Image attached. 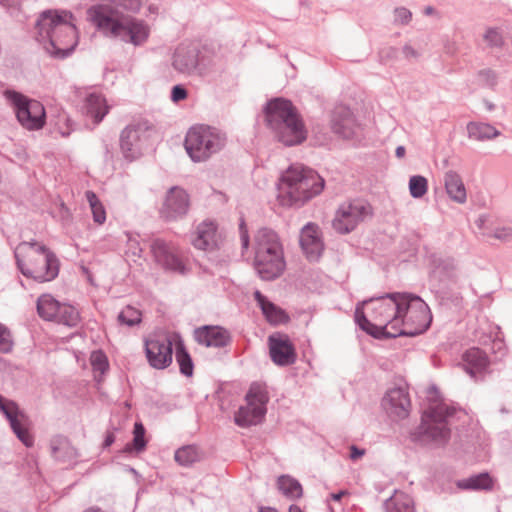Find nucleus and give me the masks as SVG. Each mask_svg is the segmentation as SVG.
<instances>
[{
	"mask_svg": "<svg viewBox=\"0 0 512 512\" xmlns=\"http://www.w3.org/2000/svg\"><path fill=\"white\" fill-rule=\"evenodd\" d=\"M75 18L69 11L47 10L35 24L36 39L47 53L59 59L68 57L78 44Z\"/></svg>",
	"mask_w": 512,
	"mask_h": 512,
	"instance_id": "f257e3e1",
	"label": "nucleus"
},
{
	"mask_svg": "<svg viewBox=\"0 0 512 512\" xmlns=\"http://www.w3.org/2000/svg\"><path fill=\"white\" fill-rule=\"evenodd\" d=\"M402 295L403 293L386 294L358 304L355 310L356 323L375 338H395L392 332L400 325Z\"/></svg>",
	"mask_w": 512,
	"mask_h": 512,
	"instance_id": "f03ea898",
	"label": "nucleus"
},
{
	"mask_svg": "<svg viewBox=\"0 0 512 512\" xmlns=\"http://www.w3.org/2000/svg\"><path fill=\"white\" fill-rule=\"evenodd\" d=\"M277 188L282 206L301 207L322 192L324 179L302 164H293L282 173Z\"/></svg>",
	"mask_w": 512,
	"mask_h": 512,
	"instance_id": "7ed1b4c3",
	"label": "nucleus"
},
{
	"mask_svg": "<svg viewBox=\"0 0 512 512\" xmlns=\"http://www.w3.org/2000/svg\"><path fill=\"white\" fill-rule=\"evenodd\" d=\"M14 255L18 269L27 278L43 283L59 274L60 262L55 253L35 240L19 243Z\"/></svg>",
	"mask_w": 512,
	"mask_h": 512,
	"instance_id": "20e7f679",
	"label": "nucleus"
},
{
	"mask_svg": "<svg viewBox=\"0 0 512 512\" xmlns=\"http://www.w3.org/2000/svg\"><path fill=\"white\" fill-rule=\"evenodd\" d=\"M267 126L273 131L277 140L285 146H295L307 138V130L291 101L275 98L265 107Z\"/></svg>",
	"mask_w": 512,
	"mask_h": 512,
	"instance_id": "39448f33",
	"label": "nucleus"
},
{
	"mask_svg": "<svg viewBox=\"0 0 512 512\" xmlns=\"http://www.w3.org/2000/svg\"><path fill=\"white\" fill-rule=\"evenodd\" d=\"M461 410L446 403H438L428 407L422 414L421 424L412 434L413 439L420 442H431L445 445L451 433L455 419L460 418Z\"/></svg>",
	"mask_w": 512,
	"mask_h": 512,
	"instance_id": "423d86ee",
	"label": "nucleus"
},
{
	"mask_svg": "<svg viewBox=\"0 0 512 512\" xmlns=\"http://www.w3.org/2000/svg\"><path fill=\"white\" fill-rule=\"evenodd\" d=\"M227 144V135L209 125L192 126L186 133L184 146L193 162H204L219 153Z\"/></svg>",
	"mask_w": 512,
	"mask_h": 512,
	"instance_id": "0eeeda50",
	"label": "nucleus"
},
{
	"mask_svg": "<svg viewBox=\"0 0 512 512\" xmlns=\"http://www.w3.org/2000/svg\"><path fill=\"white\" fill-rule=\"evenodd\" d=\"M401 314L399 328L392 334L399 336H416L425 332L432 321L429 306L419 296L403 293L400 297Z\"/></svg>",
	"mask_w": 512,
	"mask_h": 512,
	"instance_id": "6e6552de",
	"label": "nucleus"
},
{
	"mask_svg": "<svg viewBox=\"0 0 512 512\" xmlns=\"http://www.w3.org/2000/svg\"><path fill=\"white\" fill-rule=\"evenodd\" d=\"M7 101L12 105L17 120L28 130L41 129L46 120V113L43 104L37 100L29 99L23 94L7 90L4 93Z\"/></svg>",
	"mask_w": 512,
	"mask_h": 512,
	"instance_id": "1a4fd4ad",
	"label": "nucleus"
},
{
	"mask_svg": "<svg viewBox=\"0 0 512 512\" xmlns=\"http://www.w3.org/2000/svg\"><path fill=\"white\" fill-rule=\"evenodd\" d=\"M372 214L371 206L360 199L342 203L335 212L333 229L339 234H348Z\"/></svg>",
	"mask_w": 512,
	"mask_h": 512,
	"instance_id": "9d476101",
	"label": "nucleus"
},
{
	"mask_svg": "<svg viewBox=\"0 0 512 512\" xmlns=\"http://www.w3.org/2000/svg\"><path fill=\"white\" fill-rule=\"evenodd\" d=\"M151 130L143 124L129 125L120 135V148L124 157L134 160L149 145Z\"/></svg>",
	"mask_w": 512,
	"mask_h": 512,
	"instance_id": "9b49d317",
	"label": "nucleus"
},
{
	"mask_svg": "<svg viewBox=\"0 0 512 512\" xmlns=\"http://www.w3.org/2000/svg\"><path fill=\"white\" fill-rule=\"evenodd\" d=\"M150 248L155 261L165 270L181 275L188 273L189 269L173 243L156 238L151 242Z\"/></svg>",
	"mask_w": 512,
	"mask_h": 512,
	"instance_id": "f8f14e48",
	"label": "nucleus"
},
{
	"mask_svg": "<svg viewBox=\"0 0 512 512\" xmlns=\"http://www.w3.org/2000/svg\"><path fill=\"white\" fill-rule=\"evenodd\" d=\"M189 206L187 192L177 186L171 187L160 209V216L167 221L177 220L187 214Z\"/></svg>",
	"mask_w": 512,
	"mask_h": 512,
	"instance_id": "ddd939ff",
	"label": "nucleus"
},
{
	"mask_svg": "<svg viewBox=\"0 0 512 512\" xmlns=\"http://www.w3.org/2000/svg\"><path fill=\"white\" fill-rule=\"evenodd\" d=\"M382 407L393 419H404L409 415L411 401L409 393L404 387L389 389L382 399Z\"/></svg>",
	"mask_w": 512,
	"mask_h": 512,
	"instance_id": "4468645a",
	"label": "nucleus"
},
{
	"mask_svg": "<svg viewBox=\"0 0 512 512\" xmlns=\"http://www.w3.org/2000/svg\"><path fill=\"white\" fill-rule=\"evenodd\" d=\"M200 51L197 46L188 43H181L172 56L173 68L186 75L200 71Z\"/></svg>",
	"mask_w": 512,
	"mask_h": 512,
	"instance_id": "2eb2a0df",
	"label": "nucleus"
},
{
	"mask_svg": "<svg viewBox=\"0 0 512 512\" xmlns=\"http://www.w3.org/2000/svg\"><path fill=\"white\" fill-rule=\"evenodd\" d=\"M221 242L222 233L212 220H204L199 223L191 238L192 245L203 251H213L219 247Z\"/></svg>",
	"mask_w": 512,
	"mask_h": 512,
	"instance_id": "dca6fc26",
	"label": "nucleus"
},
{
	"mask_svg": "<svg viewBox=\"0 0 512 512\" xmlns=\"http://www.w3.org/2000/svg\"><path fill=\"white\" fill-rule=\"evenodd\" d=\"M145 352L149 364L155 369H164L172 363V342L167 338L147 339Z\"/></svg>",
	"mask_w": 512,
	"mask_h": 512,
	"instance_id": "f3484780",
	"label": "nucleus"
},
{
	"mask_svg": "<svg viewBox=\"0 0 512 512\" xmlns=\"http://www.w3.org/2000/svg\"><path fill=\"white\" fill-rule=\"evenodd\" d=\"M300 246L309 261H317L324 250L319 226L307 223L300 232Z\"/></svg>",
	"mask_w": 512,
	"mask_h": 512,
	"instance_id": "a211bd4d",
	"label": "nucleus"
},
{
	"mask_svg": "<svg viewBox=\"0 0 512 512\" xmlns=\"http://www.w3.org/2000/svg\"><path fill=\"white\" fill-rule=\"evenodd\" d=\"M268 342L271 360L276 365L289 366L295 362V349L286 335H271Z\"/></svg>",
	"mask_w": 512,
	"mask_h": 512,
	"instance_id": "6ab92c4d",
	"label": "nucleus"
},
{
	"mask_svg": "<svg viewBox=\"0 0 512 512\" xmlns=\"http://www.w3.org/2000/svg\"><path fill=\"white\" fill-rule=\"evenodd\" d=\"M255 256H284L283 245L278 234L269 228H261L254 237Z\"/></svg>",
	"mask_w": 512,
	"mask_h": 512,
	"instance_id": "aec40b11",
	"label": "nucleus"
},
{
	"mask_svg": "<svg viewBox=\"0 0 512 512\" xmlns=\"http://www.w3.org/2000/svg\"><path fill=\"white\" fill-rule=\"evenodd\" d=\"M194 338L198 344L213 348L225 347L231 340L230 334L226 329L210 325L196 328Z\"/></svg>",
	"mask_w": 512,
	"mask_h": 512,
	"instance_id": "412c9836",
	"label": "nucleus"
},
{
	"mask_svg": "<svg viewBox=\"0 0 512 512\" xmlns=\"http://www.w3.org/2000/svg\"><path fill=\"white\" fill-rule=\"evenodd\" d=\"M254 267L261 279L270 281L278 278L284 272L286 262L284 256H255Z\"/></svg>",
	"mask_w": 512,
	"mask_h": 512,
	"instance_id": "4be33fe9",
	"label": "nucleus"
},
{
	"mask_svg": "<svg viewBox=\"0 0 512 512\" xmlns=\"http://www.w3.org/2000/svg\"><path fill=\"white\" fill-rule=\"evenodd\" d=\"M331 128L342 138L350 139L356 134L357 123L352 111L344 106L337 107L332 115Z\"/></svg>",
	"mask_w": 512,
	"mask_h": 512,
	"instance_id": "5701e85b",
	"label": "nucleus"
},
{
	"mask_svg": "<svg viewBox=\"0 0 512 512\" xmlns=\"http://www.w3.org/2000/svg\"><path fill=\"white\" fill-rule=\"evenodd\" d=\"M49 449L51 457L61 463H75L79 456L77 449L72 445L71 441L66 436L60 434L51 437Z\"/></svg>",
	"mask_w": 512,
	"mask_h": 512,
	"instance_id": "b1692460",
	"label": "nucleus"
},
{
	"mask_svg": "<svg viewBox=\"0 0 512 512\" xmlns=\"http://www.w3.org/2000/svg\"><path fill=\"white\" fill-rule=\"evenodd\" d=\"M462 362L465 371L475 379L482 376L489 366L487 354L477 347L468 349L462 356Z\"/></svg>",
	"mask_w": 512,
	"mask_h": 512,
	"instance_id": "393cba45",
	"label": "nucleus"
},
{
	"mask_svg": "<svg viewBox=\"0 0 512 512\" xmlns=\"http://www.w3.org/2000/svg\"><path fill=\"white\" fill-rule=\"evenodd\" d=\"M254 299L261 309L263 316L271 325H280L288 322L289 316L287 313L271 302L266 296H264L260 291L256 290L254 292Z\"/></svg>",
	"mask_w": 512,
	"mask_h": 512,
	"instance_id": "a878e982",
	"label": "nucleus"
},
{
	"mask_svg": "<svg viewBox=\"0 0 512 512\" xmlns=\"http://www.w3.org/2000/svg\"><path fill=\"white\" fill-rule=\"evenodd\" d=\"M85 113L95 124H99L109 111L105 98L98 93H91L85 99Z\"/></svg>",
	"mask_w": 512,
	"mask_h": 512,
	"instance_id": "bb28decb",
	"label": "nucleus"
},
{
	"mask_svg": "<svg viewBox=\"0 0 512 512\" xmlns=\"http://www.w3.org/2000/svg\"><path fill=\"white\" fill-rule=\"evenodd\" d=\"M495 480L488 472L471 475L457 481L456 485L461 490L491 491Z\"/></svg>",
	"mask_w": 512,
	"mask_h": 512,
	"instance_id": "cd10ccee",
	"label": "nucleus"
},
{
	"mask_svg": "<svg viewBox=\"0 0 512 512\" xmlns=\"http://www.w3.org/2000/svg\"><path fill=\"white\" fill-rule=\"evenodd\" d=\"M430 277L438 282H446L456 277V265L452 258L435 257L432 261Z\"/></svg>",
	"mask_w": 512,
	"mask_h": 512,
	"instance_id": "c85d7f7f",
	"label": "nucleus"
},
{
	"mask_svg": "<svg viewBox=\"0 0 512 512\" xmlns=\"http://www.w3.org/2000/svg\"><path fill=\"white\" fill-rule=\"evenodd\" d=\"M445 189L453 201L464 203L467 199L466 189L462 178L455 171H447L444 176Z\"/></svg>",
	"mask_w": 512,
	"mask_h": 512,
	"instance_id": "c756f323",
	"label": "nucleus"
},
{
	"mask_svg": "<svg viewBox=\"0 0 512 512\" xmlns=\"http://www.w3.org/2000/svg\"><path fill=\"white\" fill-rule=\"evenodd\" d=\"M245 400L249 405L260 409L262 414L265 416L267 412V403L269 402V393L266 384L260 382L252 383L246 394Z\"/></svg>",
	"mask_w": 512,
	"mask_h": 512,
	"instance_id": "7c9ffc66",
	"label": "nucleus"
},
{
	"mask_svg": "<svg viewBox=\"0 0 512 512\" xmlns=\"http://www.w3.org/2000/svg\"><path fill=\"white\" fill-rule=\"evenodd\" d=\"M385 512H415L412 497L399 490L384 502Z\"/></svg>",
	"mask_w": 512,
	"mask_h": 512,
	"instance_id": "2f4dec72",
	"label": "nucleus"
},
{
	"mask_svg": "<svg viewBox=\"0 0 512 512\" xmlns=\"http://www.w3.org/2000/svg\"><path fill=\"white\" fill-rule=\"evenodd\" d=\"M264 417L265 416L262 414L260 409L255 408L246 402V405L239 407L238 411L235 413L234 421L239 427H249L257 425L264 419Z\"/></svg>",
	"mask_w": 512,
	"mask_h": 512,
	"instance_id": "473e14b6",
	"label": "nucleus"
},
{
	"mask_svg": "<svg viewBox=\"0 0 512 512\" xmlns=\"http://www.w3.org/2000/svg\"><path fill=\"white\" fill-rule=\"evenodd\" d=\"M468 137L477 141H486L496 138L500 131L489 123L469 122L467 124Z\"/></svg>",
	"mask_w": 512,
	"mask_h": 512,
	"instance_id": "72a5a7b5",
	"label": "nucleus"
},
{
	"mask_svg": "<svg viewBox=\"0 0 512 512\" xmlns=\"http://www.w3.org/2000/svg\"><path fill=\"white\" fill-rule=\"evenodd\" d=\"M60 302L50 294L41 295L36 304L38 315L46 321H54Z\"/></svg>",
	"mask_w": 512,
	"mask_h": 512,
	"instance_id": "f704fd0d",
	"label": "nucleus"
},
{
	"mask_svg": "<svg viewBox=\"0 0 512 512\" xmlns=\"http://www.w3.org/2000/svg\"><path fill=\"white\" fill-rule=\"evenodd\" d=\"M174 459L179 465L188 467L200 461L201 453L197 446L186 445L176 450Z\"/></svg>",
	"mask_w": 512,
	"mask_h": 512,
	"instance_id": "c9c22d12",
	"label": "nucleus"
},
{
	"mask_svg": "<svg viewBox=\"0 0 512 512\" xmlns=\"http://www.w3.org/2000/svg\"><path fill=\"white\" fill-rule=\"evenodd\" d=\"M54 321L69 327H75L80 321V315L77 309L72 305L60 303Z\"/></svg>",
	"mask_w": 512,
	"mask_h": 512,
	"instance_id": "e433bc0d",
	"label": "nucleus"
},
{
	"mask_svg": "<svg viewBox=\"0 0 512 512\" xmlns=\"http://www.w3.org/2000/svg\"><path fill=\"white\" fill-rule=\"evenodd\" d=\"M279 490L288 498L295 499L302 496V486L294 478L288 475H282L277 481Z\"/></svg>",
	"mask_w": 512,
	"mask_h": 512,
	"instance_id": "4c0bfd02",
	"label": "nucleus"
},
{
	"mask_svg": "<svg viewBox=\"0 0 512 512\" xmlns=\"http://www.w3.org/2000/svg\"><path fill=\"white\" fill-rule=\"evenodd\" d=\"M0 411L4 414L9 424H15L19 419H26V415L20 410L18 404L0 395Z\"/></svg>",
	"mask_w": 512,
	"mask_h": 512,
	"instance_id": "58836bf2",
	"label": "nucleus"
},
{
	"mask_svg": "<svg viewBox=\"0 0 512 512\" xmlns=\"http://www.w3.org/2000/svg\"><path fill=\"white\" fill-rule=\"evenodd\" d=\"M86 199L90 205L93 221L102 225L106 221V210L97 195L93 191L86 192Z\"/></svg>",
	"mask_w": 512,
	"mask_h": 512,
	"instance_id": "ea45409f",
	"label": "nucleus"
},
{
	"mask_svg": "<svg viewBox=\"0 0 512 512\" xmlns=\"http://www.w3.org/2000/svg\"><path fill=\"white\" fill-rule=\"evenodd\" d=\"M125 235L127 238L125 256L128 261H133L136 263L142 257L143 253V249L140 246L138 236L131 232H125Z\"/></svg>",
	"mask_w": 512,
	"mask_h": 512,
	"instance_id": "a19ab883",
	"label": "nucleus"
},
{
	"mask_svg": "<svg viewBox=\"0 0 512 512\" xmlns=\"http://www.w3.org/2000/svg\"><path fill=\"white\" fill-rule=\"evenodd\" d=\"M175 356L179 364L180 372L185 376H192L194 365L191 356L182 344L176 347Z\"/></svg>",
	"mask_w": 512,
	"mask_h": 512,
	"instance_id": "79ce46f5",
	"label": "nucleus"
},
{
	"mask_svg": "<svg viewBox=\"0 0 512 512\" xmlns=\"http://www.w3.org/2000/svg\"><path fill=\"white\" fill-rule=\"evenodd\" d=\"M24 420L25 419H19L15 424H11L10 427L17 438L29 448L34 445V437L24 423Z\"/></svg>",
	"mask_w": 512,
	"mask_h": 512,
	"instance_id": "37998d69",
	"label": "nucleus"
},
{
	"mask_svg": "<svg viewBox=\"0 0 512 512\" xmlns=\"http://www.w3.org/2000/svg\"><path fill=\"white\" fill-rule=\"evenodd\" d=\"M141 320L142 313L132 306H126L118 314L119 323L129 327L138 325L141 322Z\"/></svg>",
	"mask_w": 512,
	"mask_h": 512,
	"instance_id": "c03bdc74",
	"label": "nucleus"
},
{
	"mask_svg": "<svg viewBox=\"0 0 512 512\" xmlns=\"http://www.w3.org/2000/svg\"><path fill=\"white\" fill-rule=\"evenodd\" d=\"M428 191V181L424 176L413 175L409 179V192L413 198H421Z\"/></svg>",
	"mask_w": 512,
	"mask_h": 512,
	"instance_id": "a18cd8bd",
	"label": "nucleus"
},
{
	"mask_svg": "<svg viewBox=\"0 0 512 512\" xmlns=\"http://www.w3.org/2000/svg\"><path fill=\"white\" fill-rule=\"evenodd\" d=\"M133 434V442L132 444L126 445L125 451L130 452L132 448L137 452L144 450L146 447L145 428L141 422H136L134 424Z\"/></svg>",
	"mask_w": 512,
	"mask_h": 512,
	"instance_id": "49530a36",
	"label": "nucleus"
},
{
	"mask_svg": "<svg viewBox=\"0 0 512 512\" xmlns=\"http://www.w3.org/2000/svg\"><path fill=\"white\" fill-rule=\"evenodd\" d=\"M90 363L93 371L99 372L100 374H104L109 368L107 356L101 350H96L91 353Z\"/></svg>",
	"mask_w": 512,
	"mask_h": 512,
	"instance_id": "de8ad7c7",
	"label": "nucleus"
},
{
	"mask_svg": "<svg viewBox=\"0 0 512 512\" xmlns=\"http://www.w3.org/2000/svg\"><path fill=\"white\" fill-rule=\"evenodd\" d=\"M13 338L7 326L0 323V353H9L13 349Z\"/></svg>",
	"mask_w": 512,
	"mask_h": 512,
	"instance_id": "09e8293b",
	"label": "nucleus"
},
{
	"mask_svg": "<svg viewBox=\"0 0 512 512\" xmlns=\"http://www.w3.org/2000/svg\"><path fill=\"white\" fill-rule=\"evenodd\" d=\"M483 38L490 47H501L503 44L502 35L497 28H488Z\"/></svg>",
	"mask_w": 512,
	"mask_h": 512,
	"instance_id": "8fccbe9b",
	"label": "nucleus"
},
{
	"mask_svg": "<svg viewBox=\"0 0 512 512\" xmlns=\"http://www.w3.org/2000/svg\"><path fill=\"white\" fill-rule=\"evenodd\" d=\"M477 75L480 83L489 88L495 87L498 83L497 74L491 69L480 70Z\"/></svg>",
	"mask_w": 512,
	"mask_h": 512,
	"instance_id": "3c124183",
	"label": "nucleus"
},
{
	"mask_svg": "<svg viewBox=\"0 0 512 512\" xmlns=\"http://www.w3.org/2000/svg\"><path fill=\"white\" fill-rule=\"evenodd\" d=\"M412 20V12L406 7H396L394 9V23L396 25H408Z\"/></svg>",
	"mask_w": 512,
	"mask_h": 512,
	"instance_id": "603ef678",
	"label": "nucleus"
},
{
	"mask_svg": "<svg viewBox=\"0 0 512 512\" xmlns=\"http://www.w3.org/2000/svg\"><path fill=\"white\" fill-rule=\"evenodd\" d=\"M398 56V49L393 46H387L379 51L380 60L384 63L396 59Z\"/></svg>",
	"mask_w": 512,
	"mask_h": 512,
	"instance_id": "864d4df0",
	"label": "nucleus"
},
{
	"mask_svg": "<svg viewBox=\"0 0 512 512\" xmlns=\"http://www.w3.org/2000/svg\"><path fill=\"white\" fill-rule=\"evenodd\" d=\"M493 236L502 241H510L512 240V227H498L494 230Z\"/></svg>",
	"mask_w": 512,
	"mask_h": 512,
	"instance_id": "5fc2aeb1",
	"label": "nucleus"
},
{
	"mask_svg": "<svg viewBox=\"0 0 512 512\" xmlns=\"http://www.w3.org/2000/svg\"><path fill=\"white\" fill-rule=\"evenodd\" d=\"M187 98V90L182 85H175L171 91V100L179 102Z\"/></svg>",
	"mask_w": 512,
	"mask_h": 512,
	"instance_id": "6e6d98bb",
	"label": "nucleus"
},
{
	"mask_svg": "<svg viewBox=\"0 0 512 512\" xmlns=\"http://www.w3.org/2000/svg\"><path fill=\"white\" fill-rule=\"evenodd\" d=\"M0 4L12 15L19 10L18 0H0Z\"/></svg>",
	"mask_w": 512,
	"mask_h": 512,
	"instance_id": "4d7b16f0",
	"label": "nucleus"
},
{
	"mask_svg": "<svg viewBox=\"0 0 512 512\" xmlns=\"http://www.w3.org/2000/svg\"><path fill=\"white\" fill-rule=\"evenodd\" d=\"M240 240H241V246L244 250L248 249L249 247V235L248 231L245 228L244 222L240 224Z\"/></svg>",
	"mask_w": 512,
	"mask_h": 512,
	"instance_id": "13d9d810",
	"label": "nucleus"
},
{
	"mask_svg": "<svg viewBox=\"0 0 512 512\" xmlns=\"http://www.w3.org/2000/svg\"><path fill=\"white\" fill-rule=\"evenodd\" d=\"M492 351L504 356L506 353L505 343L501 339H494L492 342Z\"/></svg>",
	"mask_w": 512,
	"mask_h": 512,
	"instance_id": "bf43d9fd",
	"label": "nucleus"
},
{
	"mask_svg": "<svg viewBox=\"0 0 512 512\" xmlns=\"http://www.w3.org/2000/svg\"><path fill=\"white\" fill-rule=\"evenodd\" d=\"M402 52L407 59L417 58L419 56L418 52L409 44L403 46Z\"/></svg>",
	"mask_w": 512,
	"mask_h": 512,
	"instance_id": "052dcab7",
	"label": "nucleus"
},
{
	"mask_svg": "<svg viewBox=\"0 0 512 512\" xmlns=\"http://www.w3.org/2000/svg\"><path fill=\"white\" fill-rule=\"evenodd\" d=\"M364 454H365V450L364 449L358 448L355 445H352L350 447V458H351V460L355 461V460L361 458Z\"/></svg>",
	"mask_w": 512,
	"mask_h": 512,
	"instance_id": "680f3d73",
	"label": "nucleus"
},
{
	"mask_svg": "<svg viewBox=\"0 0 512 512\" xmlns=\"http://www.w3.org/2000/svg\"><path fill=\"white\" fill-rule=\"evenodd\" d=\"M115 441V437L113 433H107L105 440H104V447L111 446Z\"/></svg>",
	"mask_w": 512,
	"mask_h": 512,
	"instance_id": "e2e57ef3",
	"label": "nucleus"
},
{
	"mask_svg": "<svg viewBox=\"0 0 512 512\" xmlns=\"http://www.w3.org/2000/svg\"><path fill=\"white\" fill-rule=\"evenodd\" d=\"M347 492L346 491H339L337 493H332L330 495V498L334 501H339L344 495H346Z\"/></svg>",
	"mask_w": 512,
	"mask_h": 512,
	"instance_id": "0e129e2a",
	"label": "nucleus"
},
{
	"mask_svg": "<svg viewBox=\"0 0 512 512\" xmlns=\"http://www.w3.org/2000/svg\"><path fill=\"white\" fill-rule=\"evenodd\" d=\"M405 152H406V149L404 146H398L395 150V155L398 157V158H402L404 157L405 155Z\"/></svg>",
	"mask_w": 512,
	"mask_h": 512,
	"instance_id": "69168bd1",
	"label": "nucleus"
},
{
	"mask_svg": "<svg viewBox=\"0 0 512 512\" xmlns=\"http://www.w3.org/2000/svg\"><path fill=\"white\" fill-rule=\"evenodd\" d=\"M259 512H278V511L271 507H261Z\"/></svg>",
	"mask_w": 512,
	"mask_h": 512,
	"instance_id": "338daca9",
	"label": "nucleus"
},
{
	"mask_svg": "<svg viewBox=\"0 0 512 512\" xmlns=\"http://www.w3.org/2000/svg\"><path fill=\"white\" fill-rule=\"evenodd\" d=\"M289 512H303L301 508L297 505H291L289 507Z\"/></svg>",
	"mask_w": 512,
	"mask_h": 512,
	"instance_id": "774afa93",
	"label": "nucleus"
}]
</instances>
